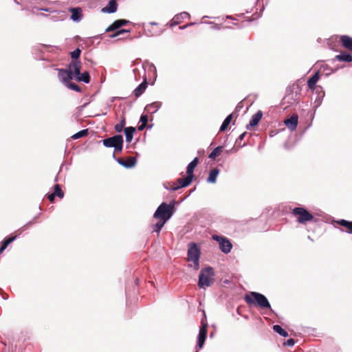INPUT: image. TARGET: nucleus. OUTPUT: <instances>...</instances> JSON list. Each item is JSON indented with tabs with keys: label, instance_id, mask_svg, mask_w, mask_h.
<instances>
[{
	"label": "nucleus",
	"instance_id": "nucleus-1",
	"mask_svg": "<svg viewBox=\"0 0 352 352\" xmlns=\"http://www.w3.org/2000/svg\"><path fill=\"white\" fill-rule=\"evenodd\" d=\"M245 302L250 305H256L261 309H268L272 311L270 303L266 296L261 293L251 292L244 297Z\"/></svg>",
	"mask_w": 352,
	"mask_h": 352
},
{
	"label": "nucleus",
	"instance_id": "nucleus-2",
	"mask_svg": "<svg viewBox=\"0 0 352 352\" xmlns=\"http://www.w3.org/2000/svg\"><path fill=\"white\" fill-rule=\"evenodd\" d=\"M175 209V202H170L168 204L162 202L155 210L153 217L155 219L167 222L173 216Z\"/></svg>",
	"mask_w": 352,
	"mask_h": 352
},
{
	"label": "nucleus",
	"instance_id": "nucleus-3",
	"mask_svg": "<svg viewBox=\"0 0 352 352\" xmlns=\"http://www.w3.org/2000/svg\"><path fill=\"white\" fill-rule=\"evenodd\" d=\"M214 276V269L208 266L202 268L200 271L198 280V286L199 288L205 289L212 285L214 283L213 276Z\"/></svg>",
	"mask_w": 352,
	"mask_h": 352
},
{
	"label": "nucleus",
	"instance_id": "nucleus-4",
	"mask_svg": "<svg viewBox=\"0 0 352 352\" xmlns=\"http://www.w3.org/2000/svg\"><path fill=\"white\" fill-rule=\"evenodd\" d=\"M201 254V249L197 243L192 242L188 244L187 259L188 262H192V267L195 270L199 269Z\"/></svg>",
	"mask_w": 352,
	"mask_h": 352
},
{
	"label": "nucleus",
	"instance_id": "nucleus-5",
	"mask_svg": "<svg viewBox=\"0 0 352 352\" xmlns=\"http://www.w3.org/2000/svg\"><path fill=\"white\" fill-rule=\"evenodd\" d=\"M292 214L297 217V221L299 223H305L314 219V217L307 209L302 207H296L292 210Z\"/></svg>",
	"mask_w": 352,
	"mask_h": 352
},
{
	"label": "nucleus",
	"instance_id": "nucleus-6",
	"mask_svg": "<svg viewBox=\"0 0 352 352\" xmlns=\"http://www.w3.org/2000/svg\"><path fill=\"white\" fill-rule=\"evenodd\" d=\"M192 178L190 177L187 175L186 177L179 178L177 180V182L178 185L174 184V183H168L167 184L164 185L165 188L171 190V191H175L177 190L179 188L186 187L189 186L191 182H192Z\"/></svg>",
	"mask_w": 352,
	"mask_h": 352
},
{
	"label": "nucleus",
	"instance_id": "nucleus-7",
	"mask_svg": "<svg viewBox=\"0 0 352 352\" xmlns=\"http://www.w3.org/2000/svg\"><path fill=\"white\" fill-rule=\"evenodd\" d=\"M212 239L217 241L219 245V249L224 254H228L230 252L232 248V244L230 241L226 236L214 234L212 235Z\"/></svg>",
	"mask_w": 352,
	"mask_h": 352
},
{
	"label": "nucleus",
	"instance_id": "nucleus-8",
	"mask_svg": "<svg viewBox=\"0 0 352 352\" xmlns=\"http://www.w3.org/2000/svg\"><path fill=\"white\" fill-rule=\"evenodd\" d=\"M123 139V137L120 134L115 135L112 137L105 138L102 140V144L105 147L113 148L120 141Z\"/></svg>",
	"mask_w": 352,
	"mask_h": 352
},
{
	"label": "nucleus",
	"instance_id": "nucleus-9",
	"mask_svg": "<svg viewBox=\"0 0 352 352\" xmlns=\"http://www.w3.org/2000/svg\"><path fill=\"white\" fill-rule=\"evenodd\" d=\"M59 79L66 85L73 78V74L71 69H58Z\"/></svg>",
	"mask_w": 352,
	"mask_h": 352
},
{
	"label": "nucleus",
	"instance_id": "nucleus-10",
	"mask_svg": "<svg viewBox=\"0 0 352 352\" xmlns=\"http://www.w3.org/2000/svg\"><path fill=\"white\" fill-rule=\"evenodd\" d=\"M298 123V116L296 114H294L284 120V124L291 131H294L296 129Z\"/></svg>",
	"mask_w": 352,
	"mask_h": 352
},
{
	"label": "nucleus",
	"instance_id": "nucleus-11",
	"mask_svg": "<svg viewBox=\"0 0 352 352\" xmlns=\"http://www.w3.org/2000/svg\"><path fill=\"white\" fill-rule=\"evenodd\" d=\"M131 23V21L126 19H118L116 20L113 23H111L107 29L106 32H112L114 30H117L121 27L126 25L127 24Z\"/></svg>",
	"mask_w": 352,
	"mask_h": 352
},
{
	"label": "nucleus",
	"instance_id": "nucleus-12",
	"mask_svg": "<svg viewBox=\"0 0 352 352\" xmlns=\"http://www.w3.org/2000/svg\"><path fill=\"white\" fill-rule=\"evenodd\" d=\"M69 11L72 13L70 19L74 22H80L82 17V9L79 7L76 8H69Z\"/></svg>",
	"mask_w": 352,
	"mask_h": 352
},
{
	"label": "nucleus",
	"instance_id": "nucleus-13",
	"mask_svg": "<svg viewBox=\"0 0 352 352\" xmlns=\"http://www.w3.org/2000/svg\"><path fill=\"white\" fill-rule=\"evenodd\" d=\"M142 69H144V68L142 67ZM143 71H144L143 82L142 83H140L133 91V94L137 98L140 97L145 91V90L147 87V85H148L146 77L145 76V70L143 69Z\"/></svg>",
	"mask_w": 352,
	"mask_h": 352
},
{
	"label": "nucleus",
	"instance_id": "nucleus-14",
	"mask_svg": "<svg viewBox=\"0 0 352 352\" xmlns=\"http://www.w3.org/2000/svg\"><path fill=\"white\" fill-rule=\"evenodd\" d=\"M190 15L187 12H182L179 14H177L176 15H175V16L171 20L170 26L171 27L175 26V25L179 24L182 21L183 19H190Z\"/></svg>",
	"mask_w": 352,
	"mask_h": 352
},
{
	"label": "nucleus",
	"instance_id": "nucleus-15",
	"mask_svg": "<svg viewBox=\"0 0 352 352\" xmlns=\"http://www.w3.org/2000/svg\"><path fill=\"white\" fill-rule=\"evenodd\" d=\"M262 116H263L262 111H257L255 114H254L252 116L249 124H247V126H246V129L248 130H250L252 127L256 126L258 124L259 121L261 120Z\"/></svg>",
	"mask_w": 352,
	"mask_h": 352
},
{
	"label": "nucleus",
	"instance_id": "nucleus-16",
	"mask_svg": "<svg viewBox=\"0 0 352 352\" xmlns=\"http://www.w3.org/2000/svg\"><path fill=\"white\" fill-rule=\"evenodd\" d=\"M118 3L116 0H110L107 5L102 9V12L113 14L117 11Z\"/></svg>",
	"mask_w": 352,
	"mask_h": 352
},
{
	"label": "nucleus",
	"instance_id": "nucleus-17",
	"mask_svg": "<svg viewBox=\"0 0 352 352\" xmlns=\"http://www.w3.org/2000/svg\"><path fill=\"white\" fill-rule=\"evenodd\" d=\"M199 158L196 157L187 166L186 174L192 179L194 178V169L197 166Z\"/></svg>",
	"mask_w": 352,
	"mask_h": 352
},
{
	"label": "nucleus",
	"instance_id": "nucleus-18",
	"mask_svg": "<svg viewBox=\"0 0 352 352\" xmlns=\"http://www.w3.org/2000/svg\"><path fill=\"white\" fill-rule=\"evenodd\" d=\"M17 238V236H6L1 242V247H0V254L3 253V252L7 248V247L12 243L14 241H15Z\"/></svg>",
	"mask_w": 352,
	"mask_h": 352
},
{
	"label": "nucleus",
	"instance_id": "nucleus-19",
	"mask_svg": "<svg viewBox=\"0 0 352 352\" xmlns=\"http://www.w3.org/2000/svg\"><path fill=\"white\" fill-rule=\"evenodd\" d=\"M162 105V103L161 102H153L147 104L144 109L151 113H155L161 108Z\"/></svg>",
	"mask_w": 352,
	"mask_h": 352
},
{
	"label": "nucleus",
	"instance_id": "nucleus-20",
	"mask_svg": "<svg viewBox=\"0 0 352 352\" xmlns=\"http://www.w3.org/2000/svg\"><path fill=\"white\" fill-rule=\"evenodd\" d=\"M75 76V78L77 81L83 82L85 83H89L91 78L89 73L88 72H84L83 73L79 72Z\"/></svg>",
	"mask_w": 352,
	"mask_h": 352
},
{
	"label": "nucleus",
	"instance_id": "nucleus-21",
	"mask_svg": "<svg viewBox=\"0 0 352 352\" xmlns=\"http://www.w3.org/2000/svg\"><path fill=\"white\" fill-rule=\"evenodd\" d=\"M319 78V72H316L311 78L308 79L307 85L310 89L314 90L316 88V83Z\"/></svg>",
	"mask_w": 352,
	"mask_h": 352
},
{
	"label": "nucleus",
	"instance_id": "nucleus-22",
	"mask_svg": "<svg viewBox=\"0 0 352 352\" xmlns=\"http://www.w3.org/2000/svg\"><path fill=\"white\" fill-rule=\"evenodd\" d=\"M135 130V128L133 126H127L124 129L126 142L130 143L132 141Z\"/></svg>",
	"mask_w": 352,
	"mask_h": 352
},
{
	"label": "nucleus",
	"instance_id": "nucleus-23",
	"mask_svg": "<svg viewBox=\"0 0 352 352\" xmlns=\"http://www.w3.org/2000/svg\"><path fill=\"white\" fill-rule=\"evenodd\" d=\"M219 169L218 168H214L212 169L209 175L207 178V182L210 184H214L217 182V178L219 174Z\"/></svg>",
	"mask_w": 352,
	"mask_h": 352
},
{
	"label": "nucleus",
	"instance_id": "nucleus-24",
	"mask_svg": "<svg viewBox=\"0 0 352 352\" xmlns=\"http://www.w3.org/2000/svg\"><path fill=\"white\" fill-rule=\"evenodd\" d=\"M69 69L72 71V74L76 76L79 74L81 69V63L80 60H72L69 65Z\"/></svg>",
	"mask_w": 352,
	"mask_h": 352
},
{
	"label": "nucleus",
	"instance_id": "nucleus-25",
	"mask_svg": "<svg viewBox=\"0 0 352 352\" xmlns=\"http://www.w3.org/2000/svg\"><path fill=\"white\" fill-rule=\"evenodd\" d=\"M342 45L347 50L352 51V37L343 35L340 38Z\"/></svg>",
	"mask_w": 352,
	"mask_h": 352
},
{
	"label": "nucleus",
	"instance_id": "nucleus-26",
	"mask_svg": "<svg viewBox=\"0 0 352 352\" xmlns=\"http://www.w3.org/2000/svg\"><path fill=\"white\" fill-rule=\"evenodd\" d=\"M113 157L116 160V162L120 165L122 166L123 167H124L126 168H133V166H135V160L133 159L130 160V161L131 162L128 164V163H125L124 160H123L122 158H120V157L116 158L115 153L113 154Z\"/></svg>",
	"mask_w": 352,
	"mask_h": 352
},
{
	"label": "nucleus",
	"instance_id": "nucleus-27",
	"mask_svg": "<svg viewBox=\"0 0 352 352\" xmlns=\"http://www.w3.org/2000/svg\"><path fill=\"white\" fill-rule=\"evenodd\" d=\"M335 59L339 61L350 63L352 61V56L348 52H341L340 54L335 56Z\"/></svg>",
	"mask_w": 352,
	"mask_h": 352
},
{
	"label": "nucleus",
	"instance_id": "nucleus-28",
	"mask_svg": "<svg viewBox=\"0 0 352 352\" xmlns=\"http://www.w3.org/2000/svg\"><path fill=\"white\" fill-rule=\"evenodd\" d=\"M206 336H207V332L204 331H199V334L197 336V346L198 348L201 349L203 347V346L205 343V340L206 339Z\"/></svg>",
	"mask_w": 352,
	"mask_h": 352
},
{
	"label": "nucleus",
	"instance_id": "nucleus-29",
	"mask_svg": "<svg viewBox=\"0 0 352 352\" xmlns=\"http://www.w3.org/2000/svg\"><path fill=\"white\" fill-rule=\"evenodd\" d=\"M232 117L233 114L231 113L225 118V120H223V123L220 126L219 131L223 132L227 129L228 126H229L232 121Z\"/></svg>",
	"mask_w": 352,
	"mask_h": 352
},
{
	"label": "nucleus",
	"instance_id": "nucleus-30",
	"mask_svg": "<svg viewBox=\"0 0 352 352\" xmlns=\"http://www.w3.org/2000/svg\"><path fill=\"white\" fill-rule=\"evenodd\" d=\"M273 330L274 332H276V333L279 334L280 336H281L284 338L289 336L288 333L284 329H283L281 326H280L278 324L274 325Z\"/></svg>",
	"mask_w": 352,
	"mask_h": 352
},
{
	"label": "nucleus",
	"instance_id": "nucleus-31",
	"mask_svg": "<svg viewBox=\"0 0 352 352\" xmlns=\"http://www.w3.org/2000/svg\"><path fill=\"white\" fill-rule=\"evenodd\" d=\"M126 124V118L124 116H122L120 122L116 124L114 126L115 131L117 133H120L122 131H124V129L125 128L124 126Z\"/></svg>",
	"mask_w": 352,
	"mask_h": 352
},
{
	"label": "nucleus",
	"instance_id": "nucleus-32",
	"mask_svg": "<svg viewBox=\"0 0 352 352\" xmlns=\"http://www.w3.org/2000/svg\"><path fill=\"white\" fill-rule=\"evenodd\" d=\"M223 146H218L213 149V151L209 154L208 157L212 160H214L217 157H218L221 152L222 151Z\"/></svg>",
	"mask_w": 352,
	"mask_h": 352
},
{
	"label": "nucleus",
	"instance_id": "nucleus-33",
	"mask_svg": "<svg viewBox=\"0 0 352 352\" xmlns=\"http://www.w3.org/2000/svg\"><path fill=\"white\" fill-rule=\"evenodd\" d=\"M88 133H89V129H82V130H81V131L74 133L72 136V138L74 139V140L80 139L81 138L87 136L88 135Z\"/></svg>",
	"mask_w": 352,
	"mask_h": 352
},
{
	"label": "nucleus",
	"instance_id": "nucleus-34",
	"mask_svg": "<svg viewBox=\"0 0 352 352\" xmlns=\"http://www.w3.org/2000/svg\"><path fill=\"white\" fill-rule=\"evenodd\" d=\"M165 223L166 222L159 220L155 224L153 225V232L160 233Z\"/></svg>",
	"mask_w": 352,
	"mask_h": 352
},
{
	"label": "nucleus",
	"instance_id": "nucleus-35",
	"mask_svg": "<svg viewBox=\"0 0 352 352\" xmlns=\"http://www.w3.org/2000/svg\"><path fill=\"white\" fill-rule=\"evenodd\" d=\"M53 193L55 194V196H57L60 199H62L64 197V192L59 184H56L54 186V191Z\"/></svg>",
	"mask_w": 352,
	"mask_h": 352
},
{
	"label": "nucleus",
	"instance_id": "nucleus-36",
	"mask_svg": "<svg viewBox=\"0 0 352 352\" xmlns=\"http://www.w3.org/2000/svg\"><path fill=\"white\" fill-rule=\"evenodd\" d=\"M81 54V50L78 47L73 52H70V56L73 60H79L78 58Z\"/></svg>",
	"mask_w": 352,
	"mask_h": 352
},
{
	"label": "nucleus",
	"instance_id": "nucleus-37",
	"mask_svg": "<svg viewBox=\"0 0 352 352\" xmlns=\"http://www.w3.org/2000/svg\"><path fill=\"white\" fill-rule=\"evenodd\" d=\"M68 88L77 92L81 91V88L76 83L71 82V80L65 85Z\"/></svg>",
	"mask_w": 352,
	"mask_h": 352
},
{
	"label": "nucleus",
	"instance_id": "nucleus-38",
	"mask_svg": "<svg viewBox=\"0 0 352 352\" xmlns=\"http://www.w3.org/2000/svg\"><path fill=\"white\" fill-rule=\"evenodd\" d=\"M123 143H124V140L122 139L118 144H116V145L113 147V148H114L115 151L121 152L122 151V148H123Z\"/></svg>",
	"mask_w": 352,
	"mask_h": 352
},
{
	"label": "nucleus",
	"instance_id": "nucleus-39",
	"mask_svg": "<svg viewBox=\"0 0 352 352\" xmlns=\"http://www.w3.org/2000/svg\"><path fill=\"white\" fill-rule=\"evenodd\" d=\"M322 69H323L324 72H325V74L327 76H329L331 74L335 72V70L332 69L330 67H329L327 65H323L322 67Z\"/></svg>",
	"mask_w": 352,
	"mask_h": 352
},
{
	"label": "nucleus",
	"instance_id": "nucleus-40",
	"mask_svg": "<svg viewBox=\"0 0 352 352\" xmlns=\"http://www.w3.org/2000/svg\"><path fill=\"white\" fill-rule=\"evenodd\" d=\"M114 31H115V32H114L113 34H111V35L110 36L111 38H115V37L118 36H120V34H124V29H120V28H119V29H118L117 30H114Z\"/></svg>",
	"mask_w": 352,
	"mask_h": 352
},
{
	"label": "nucleus",
	"instance_id": "nucleus-41",
	"mask_svg": "<svg viewBox=\"0 0 352 352\" xmlns=\"http://www.w3.org/2000/svg\"><path fill=\"white\" fill-rule=\"evenodd\" d=\"M140 122L141 124H147L148 122V116L145 114H142L140 118Z\"/></svg>",
	"mask_w": 352,
	"mask_h": 352
},
{
	"label": "nucleus",
	"instance_id": "nucleus-42",
	"mask_svg": "<svg viewBox=\"0 0 352 352\" xmlns=\"http://www.w3.org/2000/svg\"><path fill=\"white\" fill-rule=\"evenodd\" d=\"M199 331L208 332V323L206 321H204V320H201V326L199 329Z\"/></svg>",
	"mask_w": 352,
	"mask_h": 352
},
{
	"label": "nucleus",
	"instance_id": "nucleus-43",
	"mask_svg": "<svg viewBox=\"0 0 352 352\" xmlns=\"http://www.w3.org/2000/svg\"><path fill=\"white\" fill-rule=\"evenodd\" d=\"M295 344V340L293 338L288 339L285 342H284L285 346H293Z\"/></svg>",
	"mask_w": 352,
	"mask_h": 352
},
{
	"label": "nucleus",
	"instance_id": "nucleus-44",
	"mask_svg": "<svg viewBox=\"0 0 352 352\" xmlns=\"http://www.w3.org/2000/svg\"><path fill=\"white\" fill-rule=\"evenodd\" d=\"M349 221H346L345 219H340L339 221H338V223L339 225H340L341 226H343V227H345L348 224H349Z\"/></svg>",
	"mask_w": 352,
	"mask_h": 352
},
{
	"label": "nucleus",
	"instance_id": "nucleus-45",
	"mask_svg": "<svg viewBox=\"0 0 352 352\" xmlns=\"http://www.w3.org/2000/svg\"><path fill=\"white\" fill-rule=\"evenodd\" d=\"M208 23L209 24H211L212 26H211V28L213 29V30H220L221 28V25H219V24H217V23H214L213 22H208Z\"/></svg>",
	"mask_w": 352,
	"mask_h": 352
},
{
	"label": "nucleus",
	"instance_id": "nucleus-46",
	"mask_svg": "<svg viewBox=\"0 0 352 352\" xmlns=\"http://www.w3.org/2000/svg\"><path fill=\"white\" fill-rule=\"evenodd\" d=\"M238 151V148H236L235 146H233L232 148H230V150H226V153L229 155L230 153H236V151Z\"/></svg>",
	"mask_w": 352,
	"mask_h": 352
},
{
	"label": "nucleus",
	"instance_id": "nucleus-47",
	"mask_svg": "<svg viewBox=\"0 0 352 352\" xmlns=\"http://www.w3.org/2000/svg\"><path fill=\"white\" fill-rule=\"evenodd\" d=\"M247 134V132H244L243 133H241L239 138L236 139V143H238L239 141H241L244 139L245 136Z\"/></svg>",
	"mask_w": 352,
	"mask_h": 352
},
{
	"label": "nucleus",
	"instance_id": "nucleus-48",
	"mask_svg": "<svg viewBox=\"0 0 352 352\" xmlns=\"http://www.w3.org/2000/svg\"><path fill=\"white\" fill-rule=\"evenodd\" d=\"M55 197V194L53 192L47 195V198L50 202H54Z\"/></svg>",
	"mask_w": 352,
	"mask_h": 352
},
{
	"label": "nucleus",
	"instance_id": "nucleus-49",
	"mask_svg": "<svg viewBox=\"0 0 352 352\" xmlns=\"http://www.w3.org/2000/svg\"><path fill=\"white\" fill-rule=\"evenodd\" d=\"M131 159H133L135 160V165L136 163H137V158L135 157H127L126 160H124L125 163H128L129 164V163L131 162L130 161V160H131Z\"/></svg>",
	"mask_w": 352,
	"mask_h": 352
},
{
	"label": "nucleus",
	"instance_id": "nucleus-50",
	"mask_svg": "<svg viewBox=\"0 0 352 352\" xmlns=\"http://www.w3.org/2000/svg\"><path fill=\"white\" fill-rule=\"evenodd\" d=\"M348 229V232L350 234H352V221L349 222V224H348L346 226H345Z\"/></svg>",
	"mask_w": 352,
	"mask_h": 352
},
{
	"label": "nucleus",
	"instance_id": "nucleus-51",
	"mask_svg": "<svg viewBox=\"0 0 352 352\" xmlns=\"http://www.w3.org/2000/svg\"><path fill=\"white\" fill-rule=\"evenodd\" d=\"M320 93H321V97L318 98V105L322 102V98L324 96V92L322 90H321Z\"/></svg>",
	"mask_w": 352,
	"mask_h": 352
},
{
	"label": "nucleus",
	"instance_id": "nucleus-52",
	"mask_svg": "<svg viewBox=\"0 0 352 352\" xmlns=\"http://www.w3.org/2000/svg\"><path fill=\"white\" fill-rule=\"evenodd\" d=\"M39 10H41V11H45V12H52V10L51 8H38Z\"/></svg>",
	"mask_w": 352,
	"mask_h": 352
},
{
	"label": "nucleus",
	"instance_id": "nucleus-53",
	"mask_svg": "<svg viewBox=\"0 0 352 352\" xmlns=\"http://www.w3.org/2000/svg\"><path fill=\"white\" fill-rule=\"evenodd\" d=\"M146 127V124H141L140 125H139V126H138V129L139 131H143Z\"/></svg>",
	"mask_w": 352,
	"mask_h": 352
},
{
	"label": "nucleus",
	"instance_id": "nucleus-54",
	"mask_svg": "<svg viewBox=\"0 0 352 352\" xmlns=\"http://www.w3.org/2000/svg\"><path fill=\"white\" fill-rule=\"evenodd\" d=\"M138 69L137 68H135V69H133V74H134V76H135V80H138V76H137V74H136V72H138Z\"/></svg>",
	"mask_w": 352,
	"mask_h": 352
},
{
	"label": "nucleus",
	"instance_id": "nucleus-55",
	"mask_svg": "<svg viewBox=\"0 0 352 352\" xmlns=\"http://www.w3.org/2000/svg\"><path fill=\"white\" fill-rule=\"evenodd\" d=\"M34 223V219L32 221H30L25 226L32 225Z\"/></svg>",
	"mask_w": 352,
	"mask_h": 352
},
{
	"label": "nucleus",
	"instance_id": "nucleus-56",
	"mask_svg": "<svg viewBox=\"0 0 352 352\" xmlns=\"http://www.w3.org/2000/svg\"><path fill=\"white\" fill-rule=\"evenodd\" d=\"M195 24V23H189L186 24V28H188V27H190V26L193 25Z\"/></svg>",
	"mask_w": 352,
	"mask_h": 352
},
{
	"label": "nucleus",
	"instance_id": "nucleus-57",
	"mask_svg": "<svg viewBox=\"0 0 352 352\" xmlns=\"http://www.w3.org/2000/svg\"><path fill=\"white\" fill-rule=\"evenodd\" d=\"M186 25H183V26H180V27H179V29H180V30H184V29H186Z\"/></svg>",
	"mask_w": 352,
	"mask_h": 352
},
{
	"label": "nucleus",
	"instance_id": "nucleus-58",
	"mask_svg": "<svg viewBox=\"0 0 352 352\" xmlns=\"http://www.w3.org/2000/svg\"><path fill=\"white\" fill-rule=\"evenodd\" d=\"M124 33H129V32H131V30H126V29H124Z\"/></svg>",
	"mask_w": 352,
	"mask_h": 352
},
{
	"label": "nucleus",
	"instance_id": "nucleus-59",
	"mask_svg": "<svg viewBox=\"0 0 352 352\" xmlns=\"http://www.w3.org/2000/svg\"><path fill=\"white\" fill-rule=\"evenodd\" d=\"M226 18H227V19H234L232 18V16H230V15L226 16Z\"/></svg>",
	"mask_w": 352,
	"mask_h": 352
},
{
	"label": "nucleus",
	"instance_id": "nucleus-60",
	"mask_svg": "<svg viewBox=\"0 0 352 352\" xmlns=\"http://www.w3.org/2000/svg\"><path fill=\"white\" fill-rule=\"evenodd\" d=\"M150 24L152 25H157V23H155V22H151Z\"/></svg>",
	"mask_w": 352,
	"mask_h": 352
},
{
	"label": "nucleus",
	"instance_id": "nucleus-61",
	"mask_svg": "<svg viewBox=\"0 0 352 352\" xmlns=\"http://www.w3.org/2000/svg\"><path fill=\"white\" fill-rule=\"evenodd\" d=\"M138 281H139V280L137 278V279L135 280V284H136V285H138Z\"/></svg>",
	"mask_w": 352,
	"mask_h": 352
},
{
	"label": "nucleus",
	"instance_id": "nucleus-62",
	"mask_svg": "<svg viewBox=\"0 0 352 352\" xmlns=\"http://www.w3.org/2000/svg\"><path fill=\"white\" fill-rule=\"evenodd\" d=\"M252 21V19H248L247 21H248V22H251Z\"/></svg>",
	"mask_w": 352,
	"mask_h": 352
},
{
	"label": "nucleus",
	"instance_id": "nucleus-63",
	"mask_svg": "<svg viewBox=\"0 0 352 352\" xmlns=\"http://www.w3.org/2000/svg\"><path fill=\"white\" fill-rule=\"evenodd\" d=\"M151 127H152V125L147 126L148 129H151Z\"/></svg>",
	"mask_w": 352,
	"mask_h": 352
},
{
	"label": "nucleus",
	"instance_id": "nucleus-64",
	"mask_svg": "<svg viewBox=\"0 0 352 352\" xmlns=\"http://www.w3.org/2000/svg\"><path fill=\"white\" fill-rule=\"evenodd\" d=\"M212 336H213V333H211L210 335V337H212Z\"/></svg>",
	"mask_w": 352,
	"mask_h": 352
}]
</instances>
